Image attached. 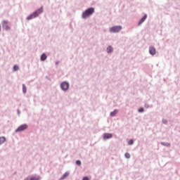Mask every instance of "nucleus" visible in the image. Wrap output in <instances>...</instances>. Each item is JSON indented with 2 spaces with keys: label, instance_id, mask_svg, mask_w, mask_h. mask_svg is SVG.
I'll list each match as a JSON object with an SVG mask.
<instances>
[{
  "label": "nucleus",
  "instance_id": "7ed1b4c3",
  "mask_svg": "<svg viewBox=\"0 0 180 180\" xmlns=\"http://www.w3.org/2000/svg\"><path fill=\"white\" fill-rule=\"evenodd\" d=\"M122 30V26H115L110 28V32L111 33H119Z\"/></svg>",
  "mask_w": 180,
  "mask_h": 180
},
{
  "label": "nucleus",
  "instance_id": "0eeeda50",
  "mask_svg": "<svg viewBox=\"0 0 180 180\" xmlns=\"http://www.w3.org/2000/svg\"><path fill=\"white\" fill-rule=\"evenodd\" d=\"M112 137H113V134H112L105 133L103 135L104 140H108V139H112Z\"/></svg>",
  "mask_w": 180,
  "mask_h": 180
},
{
  "label": "nucleus",
  "instance_id": "6e6552de",
  "mask_svg": "<svg viewBox=\"0 0 180 180\" xmlns=\"http://www.w3.org/2000/svg\"><path fill=\"white\" fill-rule=\"evenodd\" d=\"M149 53L152 56H154L155 54V53H156L155 48H154V46H150L149 48Z\"/></svg>",
  "mask_w": 180,
  "mask_h": 180
},
{
  "label": "nucleus",
  "instance_id": "f03ea898",
  "mask_svg": "<svg viewBox=\"0 0 180 180\" xmlns=\"http://www.w3.org/2000/svg\"><path fill=\"white\" fill-rule=\"evenodd\" d=\"M94 12H95V9L94 8H88L82 13L83 19H86V18H88V16H91Z\"/></svg>",
  "mask_w": 180,
  "mask_h": 180
},
{
  "label": "nucleus",
  "instance_id": "a211bd4d",
  "mask_svg": "<svg viewBox=\"0 0 180 180\" xmlns=\"http://www.w3.org/2000/svg\"><path fill=\"white\" fill-rule=\"evenodd\" d=\"M134 143V142L133 139H131V140L128 142V144H129V146H131Z\"/></svg>",
  "mask_w": 180,
  "mask_h": 180
},
{
  "label": "nucleus",
  "instance_id": "1a4fd4ad",
  "mask_svg": "<svg viewBox=\"0 0 180 180\" xmlns=\"http://www.w3.org/2000/svg\"><path fill=\"white\" fill-rule=\"evenodd\" d=\"M25 180H40V177L39 176L27 177Z\"/></svg>",
  "mask_w": 180,
  "mask_h": 180
},
{
  "label": "nucleus",
  "instance_id": "9b49d317",
  "mask_svg": "<svg viewBox=\"0 0 180 180\" xmlns=\"http://www.w3.org/2000/svg\"><path fill=\"white\" fill-rule=\"evenodd\" d=\"M147 19V15H145L139 21V25H141V23H143L144 22V20H146Z\"/></svg>",
  "mask_w": 180,
  "mask_h": 180
},
{
  "label": "nucleus",
  "instance_id": "4468645a",
  "mask_svg": "<svg viewBox=\"0 0 180 180\" xmlns=\"http://www.w3.org/2000/svg\"><path fill=\"white\" fill-rule=\"evenodd\" d=\"M112 51H113V48H112L111 46H108V47L107 48V52H108V53H112Z\"/></svg>",
  "mask_w": 180,
  "mask_h": 180
},
{
  "label": "nucleus",
  "instance_id": "423d86ee",
  "mask_svg": "<svg viewBox=\"0 0 180 180\" xmlns=\"http://www.w3.org/2000/svg\"><path fill=\"white\" fill-rule=\"evenodd\" d=\"M2 26L6 30H9L11 29V27L8 26V20H4L2 22Z\"/></svg>",
  "mask_w": 180,
  "mask_h": 180
},
{
  "label": "nucleus",
  "instance_id": "4be33fe9",
  "mask_svg": "<svg viewBox=\"0 0 180 180\" xmlns=\"http://www.w3.org/2000/svg\"><path fill=\"white\" fill-rule=\"evenodd\" d=\"M82 180H89V178H88V177H84Z\"/></svg>",
  "mask_w": 180,
  "mask_h": 180
},
{
  "label": "nucleus",
  "instance_id": "f3484780",
  "mask_svg": "<svg viewBox=\"0 0 180 180\" xmlns=\"http://www.w3.org/2000/svg\"><path fill=\"white\" fill-rule=\"evenodd\" d=\"M22 91L24 94H26L27 88L25 84L22 85Z\"/></svg>",
  "mask_w": 180,
  "mask_h": 180
},
{
  "label": "nucleus",
  "instance_id": "f257e3e1",
  "mask_svg": "<svg viewBox=\"0 0 180 180\" xmlns=\"http://www.w3.org/2000/svg\"><path fill=\"white\" fill-rule=\"evenodd\" d=\"M43 13V8H40L37 11L34 12L32 14L29 15L27 19V20H30L32 19H34V18H37L40 15V13Z\"/></svg>",
  "mask_w": 180,
  "mask_h": 180
},
{
  "label": "nucleus",
  "instance_id": "dca6fc26",
  "mask_svg": "<svg viewBox=\"0 0 180 180\" xmlns=\"http://www.w3.org/2000/svg\"><path fill=\"white\" fill-rule=\"evenodd\" d=\"M13 70L14 71H18L19 70V66L15 65L13 67Z\"/></svg>",
  "mask_w": 180,
  "mask_h": 180
},
{
  "label": "nucleus",
  "instance_id": "6ab92c4d",
  "mask_svg": "<svg viewBox=\"0 0 180 180\" xmlns=\"http://www.w3.org/2000/svg\"><path fill=\"white\" fill-rule=\"evenodd\" d=\"M139 113H143V112H144V108H139Z\"/></svg>",
  "mask_w": 180,
  "mask_h": 180
},
{
  "label": "nucleus",
  "instance_id": "2eb2a0df",
  "mask_svg": "<svg viewBox=\"0 0 180 180\" xmlns=\"http://www.w3.org/2000/svg\"><path fill=\"white\" fill-rule=\"evenodd\" d=\"M116 113H117V110H115L113 112L110 113V116H115Z\"/></svg>",
  "mask_w": 180,
  "mask_h": 180
},
{
  "label": "nucleus",
  "instance_id": "412c9836",
  "mask_svg": "<svg viewBox=\"0 0 180 180\" xmlns=\"http://www.w3.org/2000/svg\"><path fill=\"white\" fill-rule=\"evenodd\" d=\"M76 164H77V165H81V161L80 160H77Z\"/></svg>",
  "mask_w": 180,
  "mask_h": 180
},
{
  "label": "nucleus",
  "instance_id": "39448f33",
  "mask_svg": "<svg viewBox=\"0 0 180 180\" xmlns=\"http://www.w3.org/2000/svg\"><path fill=\"white\" fill-rule=\"evenodd\" d=\"M27 129V124H25L22 125H20L16 130L15 131H23V130H26Z\"/></svg>",
  "mask_w": 180,
  "mask_h": 180
},
{
  "label": "nucleus",
  "instance_id": "20e7f679",
  "mask_svg": "<svg viewBox=\"0 0 180 180\" xmlns=\"http://www.w3.org/2000/svg\"><path fill=\"white\" fill-rule=\"evenodd\" d=\"M60 88L63 89V91H68V88H70V84L67 83V82H64L61 83Z\"/></svg>",
  "mask_w": 180,
  "mask_h": 180
},
{
  "label": "nucleus",
  "instance_id": "9d476101",
  "mask_svg": "<svg viewBox=\"0 0 180 180\" xmlns=\"http://www.w3.org/2000/svg\"><path fill=\"white\" fill-rule=\"evenodd\" d=\"M5 141H6V139L5 138V136H1L0 137V146L1 144H4V143H5Z\"/></svg>",
  "mask_w": 180,
  "mask_h": 180
},
{
  "label": "nucleus",
  "instance_id": "ddd939ff",
  "mask_svg": "<svg viewBox=\"0 0 180 180\" xmlns=\"http://www.w3.org/2000/svg\"><path fill=\"white\" fill-rule=\"evenodd\" d=\"M68 175H70V174L68 172L65 173L60 178V179H65V178H67V176H68Z\"/></svg>",
  "mask_w": 180,
  "mask_h": 180
},
{
  "label": "nucleus",
  "instance_id": "f8f14e48",
  "mask_svg": "<svg viewBox=\"0 0 180 180\" xmlns=\"http://www.w3.org/2000/svg\"><path fill=\"white\" fill-rule=\"evenodd\" d=\"M46 60H47V56H46V53H43L41 56V61H46Z\"/></svg>",
  "mask_w": 180,
  "mask_h": 180
},
{
  "label": "nucleus",
  "instance_id": "aec40b11",
  "mask_svg": "<svg viewBox=\"0 0 180 180\" xmlns=\"http://www.w3.org/2000/svg\"><path fill=\"white\" fill-rule=\"evenodd\" d=\"M124 155L126 158H130V154L129 153H125Z\"/></svg>",
  "mask_w": 180,
  "mask_h": 180
}]
</instances>
